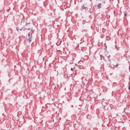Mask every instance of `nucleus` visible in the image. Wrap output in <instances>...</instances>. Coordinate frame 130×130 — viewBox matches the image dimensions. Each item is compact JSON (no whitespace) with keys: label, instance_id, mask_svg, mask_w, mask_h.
Listing matches in <instances>:
<instances>
[{"label":"nucleus","instance_id":"obj_1","mask_svg":"<svg viewBox=\"0 0 130 130\" xmlns=\"http://www.w3.org/2000/svg\"><path fill=\"white\" fill-rule=\"evenodd\" d=\"M34 32V31L33 30H31L29 32L28 34V37H27V40L28 41L29 43L31 42L32 40V34Z\"/></svg>","mask_w":130,"mask_h":130},{"label":"nucleus","instance_id":"obj_2","mask_svg":"<svg viewBox=\"0 0 130 130\" xmlns=\"http://www.w3.org/2000/svg\"><path fill=\"white\" fill-rule=\"evenodd\" d=\"M101 5H102V4H101V3L99 4L98 5L97 7L99 8H101Z\"/></svg>","mask_w":130,"mask_h":130},{"label":"nucleus","instance_id":"obj_3","mask_svg":"<svg viewBox=\"0 0 130 130\" xmlns=\"http://www.w3.org/2000/svg\"><path fill=\"white\" fill-rule=\"evenodd\" d=\"M103 56L102 55H100V57L101 58H103Z\"/></svg>","mask_w":130,"mask_h":130},{"label":"nucleus","instance_id":"obj_4","mask_svg":"<svg viewBox=\"0 0 130 130\" xmlns=\"http://www.w3.org/2000/svg\"><path fill=\"white\" fill-rule=\"evenodd\" d=\"M124 15L125 16H126V13H124Z\"/></svg>","mask_w":130,"mask_h":130},{"label":"nucleus","instance_id":"obj_5","mask_svg":"<svg viewBox=\"0 0 130 130\" xmlns=\"http://www.w3.org/2000/svg\"><path fill=\"white\" fill-rule=\"evenodd\" d=\"M71 70L72 71H73V69L72 68L71 69Z\"/></svg>","mask_w":130,"mask_h":130},{"label":"nucleus","instance_id":"obj_6","mask_svg":"<svg viewBox=\"0 0 130 130\" xmlns=\"http://www.w3.org/2000/svg\"><path fill=\"white\" fill-rule=\"evenodd\" d=\"M128 89H130V87H129Z\"/></svg>","mask_w":130,"mask_h":130}]
</instances>
